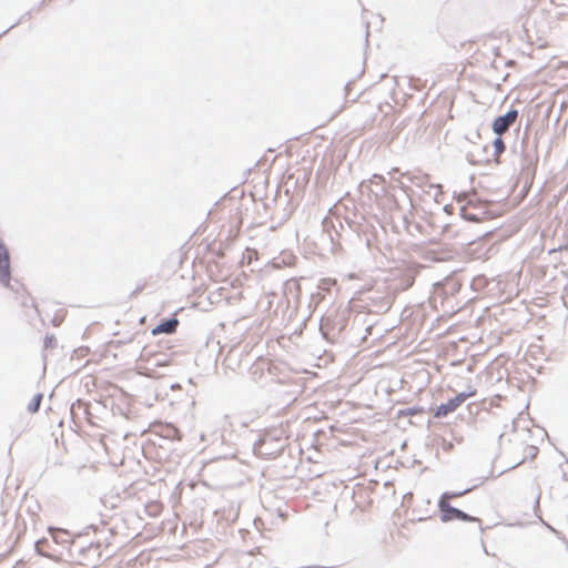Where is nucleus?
<instances>
[{"instance_id": "obj_5", "label": "nucleus", "mask_w": 568, "mask_h": 568, "mask_svg": "<svg viewBox=\"0 0 568 568\" xmlns=\"http://www.w3.org/2000/svg\"><path fill=\"white\" fill-rule=\"evenodd\" d=\"M178 325H179L178 318L174 317V318L168 320L165 322H162L158 326H155L152 329V334L153 335L172 334L176 331Z\"/></svg>"}, {"instance_id": "obj_1", "label": "nucleus", "mask_w": 568, "mask_h": 568, "mask_svg": "<svg viewBox=\"0 0 568 568\" xmlns=\"http://www.w3.org/2000/svg\"><path fill=\"white\" fill-rule=\"evenodd\" d=\"M438 509L440 511V519L444 523L452 520H462V521H475L476 518L465 514L464 511L454 508L449 503L444 500H438Z\"/></svg>"}, {"instance_id": "obj_8", "label": "nucleus", "mask_w": 568, "mask_h": 568, "mask_svg": "<svg viewBox=\"0 0 568 568\" xmlns=\"http://www.w3.org/2000/svg\"><path fill=\"white\" fill-rule=\"evenodd\" d=\"M165 436L166 437H170L172 439H180L181 436H180V432L178 428L173 427V426H165Z\"/></svg>"}, {"instance_id": "obj_6", "label": "nucleus", "mask_w": 568, "mask_h": 568, "mask_svg": "<svg viewBox=\"0 0 568 568\" xmlns=\"http://www.w3.org/2000/svg\"><path fill=\"white\" fill-rule=\"evenodd\" d=\"M468 491H469V489H466L464 491H445L444 494H442V496L439 497L438 500H444L446 503H449L450 499L458 498Z\"/></svg>"}, {"instance_id": "obj_10", "label": "nucleus", "mask_w": 568, "mask_h": 568, "mask_svg": "<svg viewBox=\"0 0 568 568\" xmlns=\"http://www.w3.org/2000/svg\"><path fill=\"white\" fill-rule=\"evenodd\" d=\"M39 404H40V396L38 397V400H37V403H36V406H34V407H32L30 410H31V412H37V409H38V407H39Z\"/></svg>"}, {"instance_id": "obj_9", "label": "nucleus", "mask_w": 568, "mask_h": 568, "mask_svg": "<svg viewBox=\"0 0 568 568\" xmlns=\"http://www.w3.org/2000/svg\"><path fill=\"white\" fill-rule=\"evenodd\" d=\"M149 507L155 508V514H159L162 509V507L159 503L151 504Z\"/></svg>"}, {"instance_id": "obj_4", "label": "nucleus", "mask_w": 568, "mask_h": 568, "mask_svg": "<svg viewBox=\"0 0 568 568\" xmlns=\"http://www.w3.org/2000/svg\"><path fill=\"white\" fill-rule=\"evenodd\" d=\"M467 397L468 395L459 393L457 396L449 399L447 403L439 405L434 414L435 417H444L455 412L467 399Z\"/></svg>"}, {"instance_id": "obj_7", "label": "nucleus", "mask_w": 568, "mask_h": 568, "mask_svg": "<svg viewBox=\"0 0 568 568\" xmlns=\"http://www.w3.org/2000/svg\"><path fill=\"white\" fill-rule=\"evenodd\" d=\"M493 146H494L495 155L497 158H499L500 154L505 151V143L501 138H497L494 141Z\"/></svg>"}, {"instance_id": "obj_2", "label": "nucleus", "mask_w": 568, "mask_h": 568, "mask_svg": "<svg viewBox=\"0 0 568 568\" xmlns=\"http://www.w3.org/2000/svg\"><path fill=\"white\" fill-rule=\"evenodd\" d=\"M11 281L10 256L7 247L0 241V283L9 287Z\"/></svg>"}, {"instance_id": "obj_3", "label": "nucleus", "mask_w": 568, "mask_h": 568, "mask_svg": "<svg viewBox=\"0 0 568 568\" xmlns=\"http://www.w3.org/2000/svg\"><path fill=\"white\" fill-rule=\"evenodd\" d=\"M517 118V110H510L505 115L496 118L493 123L494 132L498 135L504 134L509 129V126L515 123Z\"/></svg>"}]
</instances>
